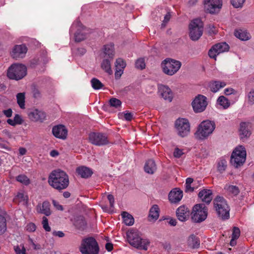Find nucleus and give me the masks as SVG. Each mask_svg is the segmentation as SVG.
Returning a JSON list of instances; mask_svg holds the SVG:
<instances>
[{
	"mask_svg": "<svg viewBox=\"0 0 254 254\" xmlns=\"http://www.w3.org/2000/svg\"><path fill=\"white\" fill-rule=\"evenodd\" d=\"M48 183L54 189L60 191L68 186V176L65 172L60 169L54 170L49 175Z\"/></svg>",
	"mask_w": 254,
	"mask_h": 254,
	"instance_id": "obj_1",
	"label": "nucleus"
},
{
	"mask_svg": "<svg viewBox=\"0 0 254 254\" xmlns=\"http://www.w3.org/2000/svg\"><path fill=\"white\" fill-rule=\"evenodd\" d=\"M126 235L127 241L131 246L139 250H147L149 242L141 238L140 234L136 229H130L127 232Z\"/></svg>",
	"mask_w": 254,
	"mask_h": 254,
	"instance_id": "obj_2",
	"label": "nucleus"
},
{
	"mask_svg": "<svg viewBox=\"0 0 254 254\" xmlns=\"http://www.w3.org/2000/svg\"><path fill=\"white\" fill-rule=\"evenodd\" d=\"M79 251L82 254H98L100 248L94 238L88 237L82 240Z\"/></svg>",
	"mask_w": 254,
	"mask_h": 254,
	"instance_id": "obj_3",
	"label": "nucleus"
},
{
	"mask_svg": "<svg viewBox=\"0 0 254 254\" xmlns=\"http://www.w3.org/2000/svg\"><path fill=\"white\" fill-rule=\"evenodd\" d=\"M213 202L218 216L222 220L228 219L230 216V208L225 199L218 195L214 199Z\"/></svg>",
	"mask_w": 254,
	"mask_h": 254,
	"instance_id": "obj_4",
	"label": "nucleus"
},
{
	"mask_svg": "<svg viewBox=\"0 0 254 254\" xmlns=\"http://www.w3.org/2000/svg\"><path fill=\"white\" fill-rule=\"evenodd\" d=\"M27 74L26 66L21 64H13L7 69L8 78L18 80L22 79Z\"/></svg>",
	"mask_w": 254,
	"mask_h": 254,
	"instance_id": "obj_5",
	"label": "nucleus"
},
{
	"mask_svg": "<svg viewBox=\"0 0 254 254\" xmlns=\"http://www.w3.org/2000/svg\"><path fill=\"white\" fill-rule=\"evenodd\" d=\"M182 63L179 61L171 58H167L161 63L163 72L170 76L176 73L180 69Z\"/></svg>",
	"mask_w": 254,
	"mask_h": 254,
	"instance_id": "obj_6",
	"label": "nucleus"
},
{
	"mask_svg": "<svg viewBox=\"0 0 254 254\" xmlns=\"http://www.w3.org/2000/svg\"><path fill=\"white\" fill-rule=\"evenodd\" d=\"M189 36L192 41H197L203 34V23L199 18H196L189 24Z\"/></svg>",
	"mask_w": 254,
	"mask_h": 254,
	"instance_id": "obj_7",
	"label": "nucleus"
},
{
	"mask_svg": "<svg viewBox=\"0 0 254 254\" xmlns=\"http://www.w3.org/2000/svg\"><path fill=\"white\" fill-rule=\"evenodd\" d=\"M191 214L194 222L201 223L207 218L208 208L204 204H196L193 206Z\"/></svg>",
	"mask_w": 254,
	"mask_h": 254,
	"instance_id": "obj_8",
	"label": "nucleus"
},
{
	"mask_svg": "<svg viewBox=\"0 0 254 254\" xmlns=\"http://www.w3.org/2000/svg\"><path fill=\"white\" fill-rule=\"evenodd\" d=\"M215 127L214 122L204 121L199 125L195 135L200 139H204L212 133Z\"/></svg>",
	"mask_w": 254,
	"mask_h": 254,
	"instance_id": "obj_9",
	"label": "nucleus"
},
{
	"mask_svg": "<svg viewBox=\"0 0 254 254\" xmlns=\"http://www.w3.org/2000/svg\"><path fill=\"white\" fill-rule=\"evenodd\" d=\"M175 128L177 134L182 137L187 136L190 132V124L186 118L177 119L175 122Z\"/></svg>",
	"mask_w": 254,
	"mask_h": 254,
	"instance_id": "obj_10",
	"label": "nucleus"
},
{
	"mask_svg": "<svg viewBox=\"0 0 254 254\" xmlns=\"http://www.w3.org/2000/svg\"><path fill=\"white\" fill-rule=\"evenodd\" d=\"M89 142L98 146L107 145L109 143L108 135L102 132H92L88 136Z\"/></svg>",
	"mask_w": 254,
	"mask_h": 254,
	"instance_id": "obj_11",
	"label": "nucleus"
},
{
	"mask_svg": "<svg viewBox=\"0 0 254 254\" xmlns=\"http://www.w3.org/2000/svg\"><path fill=\"white\" fill-rule=\"evenodd\" d=\"M206 100V97L202 95L199 94L195 97L191 103L195 113H201L205 110L207 105Z\"/></svg>",
	"mask_w": 254,
	"mask_h": 254,
	"instance_id": "obj_12",
	"label": "nucleus"
},
{
	"mask_svg": "<svg viewBox=\"0 0 254 254\" xmlns=\"http://www.w3.org/2000/svg\"><path fill=\"white\" fill-rule=\"evenodd\" d=\"M205 8L211 14L217 13L221 8L222 0H204Z\"/></svg>",
	"mask_w": 254,
	"mask_h": 254,
	"instance_id": "obj_13",
	"label": "nucleus"
},
{
	"mask_svg": "<svg viewBox=\"0 0 254 254\" xmlns=\"http://www.w3.org/2000/svg\"><path fill=\"white\" fill-rule=\"evenodd\" d=\"M27 52V48L25 45H17L13 47L11 56L15 60L22 59L25 56Z\"/></svg>",
	"mask_w": 254,
	"mask_h": 254,
	"instance_id": "obj_14",
	"label": "nucleus"
},
{
	"mask_svg": "<svg viewBox=\"0 0 254 254\" xmlns=\"http://www.w3.org/2000/svg\"><path fill=\"white\" fill-rule=\"evenodd\" d=\"M76 25L79 28L74 34L75 41L77 42H80L86 38L85 31H88V30L80 21H77Z\"/></svg>",
	"mask_w": 254,
	"mask_h": 254,
	"instance_id": "obj_15",
	"label": "nucleus"
},
{
	"mask_svg": "<svg viewBox=\"0 0 254 254\" xmlns=\"http://www.w3.org/2000/svg\"><path fill=\"white\" fill-rule=\"evenodd\" d=\"M176 213L178 219L181 221L184 222L189 218L190 211L189 208L183 205L177 208Z\"/></svg>",
	"mask_w": 254,
	"mask_h": 254,
	"instance_id": "obj_16",
	"label": "nucleus"
},
{
	"mask_svg": "<svg viewBox=\"0 0 254 254\" xmlns=\"http://www.w3.org/2000/svg\"><path fill=\"white\" fill-rule=\"evenodd\" d=\"M52 132L57 138L64 139L67 135V130L65 126L60 125L53 127Z\"/></svg>",
	"mask_w": 254,
	"mask_h": 254,
	"instance_id": "obj_17",
	"label": "nucleus"
},
{
	"mask_svg": "<svg viewBox=\"0 0 254 254\" xmlns=\"http://www.w3.org/2000/svg\"><path fill=\"white\" fill-rule=\"evenodd\" d=\"M183 197V191L179 188L173 189L168 194V199L171 203H177L182 199Z\"/></svg>",
	"mask_w": 254,
	"mask_h": 254,
	"instance_id": "obj_18",
	"label": "nucleus"
},
{
	"mask_svg": "<svg viewBox=\"0 0 254 254\" xmlns=\"http://www.w3.org/2000/svg\"><path fill=\"white\" fill-rule=\"evenodd\" d=\"M50 207L51 204L50 202L46 200L43 201L42 204H38L36 209L38 213L43 214L47 216H49L52 214Z\"/></svg>",
	"mask_w": 254,
	"mask_h": 254,
	"instance_id": "obj_19",
	"label": "nucleus"
},
{
	"mask_svg": "<svg viewBox=\"0 0 254 254\" xmlns=\"http://www.w3.org/2000/svg\"><path fill=\"white\" fill-rule=\"evenodd\" d=\"M29 118L33 121L41 122L46 120V113L43 111L35 109L29 112L28 114Z\"/></svg>",
	"mask_w": 254,
	"mask_h": 254,
	"instance_id": "obj_20",
	"label": "nucleus"
},
{
	"mask_svg": "<svg viewBox=\"0 0 254 254\" xmlns=\"http://www.w3.org/2000/svg\"><path fill=\"white\" fill-rule=\"evenodd\" d=\"M160 93L162 97L166 101L171 102L173 98V92L167 86L160 85Z\"/></svg>",
	"mask_w": 254,
	"mask_h": 254,
	"instance_id": "obj_21",
	"label": "nucleus"
},
{
	"mask_svg": "<svg viewBox=\"0 0 254 254\" xmlns=\"http://www.w3.org/2000/svg\"><path fill=\"white\" fill-rule=\"evenodd\" d=\"M126 66V62L122 59L118 58L116 60L115 63L116 71L115 73L116 79H119L121 77Z\"/></svg>",
	"mask_w": 254,
	"mask_h": 254,
	"instance_id": "obj_22",
	"label": "nucleus"
},
{
	"mask_svg": "<svg viewBox=\"0 0 254 254\" xmlns=\"http://www.w3.org/2000/svg\"><path fill=\"white\" fill-rule=\"evenodd\" d=\"M198 196L201 199L202 201L205 202L206 204H209L213 198L212 190L208 189H203L199 191Z\"/></svg>",
	"mask_w": 254,
	"mask_h": 254,
	"instance_id": "obj_23",
	"label": "nucleus"
},
{
	"mask_svg": "<svg viewBox=\"0 0 254 254\" xmlns=\"http://www.w3.org/2000/svg\"><path fill=\"white\" fill-rule=\"evenodd\" d=\"M76 172L82 178L84 179L90 178L93 173L91 168L84 166L77 167L76 169Z\"/></svg>",
	"mask_w": 254,
	"mask_h": 254,
	"instance_id": "obj_24",
	"label": "nucleus"
},
{
	"mask_svg": "<svg viewBox=\"0 0 254 254\" xmlns=\"http://www.w3.org/2000/svg\"><path fill=\"white\" fill-rule=\"evenodd\" d=\"M251 132L249 128V124L245 122L241 123L240 125L239 135L241 139L248 138Z\"/></svg>",
	"mask_w": 254,
	"mask_h": 254,
	"instance_id": "obj_25",
	"label": "nucleus"
},
{
	"mask_svg": "<svg viewBox=\"0 0 254 254\" xmlns=\"http://www.w3.org/2000/svg\"><path fill=\"white\" fill-rule=\"evenodd\" d=\"M241 157L234 158V156H231L230 162L236 168H238L243 165L246 159V152H243Z\"/></svg>",
	"mask_w": 254,
	"mask_h": 254,
	"instance_id": "obj_26",
	"label": "nucleus"
},
{
	"mask_svg": "<svg viewBox=\"0 0 254 254\" xmlns=\"http://www.w3.org/2000/svg\"><path fill=\"white\" fill-rule=\"evenodd\" d=\"M188 246L191 249H197L200 246L199 238L193 234L190 235L187 240Z\"/></svg>",
	"mask_w": 254,
	"mask_h": 254,
	"instance_id": "obj_27",
	"label": "nucleus"
},
{
	"mask_svg": "<svg viewBox=\"0 0 254 254\" xmlns=\"http://www.w3.org/2000/svg\"><path fill=\"white\" fill-rule=\"evenodd\" d=\"M144 169L146 173L153 174L157 170V166L154 160H148L145 164Z\"/></svg>",
	"mask_w": 254,
	"mask_h": 254,
	"instance_id": "obj_28",
	"label": "nucleus"
},
{
	"mask_svg": "<svg viewBox=\"0 0 254 254\" xmlns=\"http://www.w3.org/2000/svg\"><path fill=\"white\" fill-rule=\"evenodd\" d=\"M104 53L106 56H108V57L113 59L115 55V49L114 45L113 43L107 44L104 46Z\"/></svg>",
	"mask_w": 254,
	"mask_h": 254,
	"instance_id": "obj_29",
	"label": "nucleus"
},
{
	"mask_svg": "<svg viewBox=\"0 0 254 254\" xmlns=\"http://www.w3.org/2000/svg\"><path fill=\"white\" fill-rule=\"evenodd\" d=\"M235 36L242 41H247L250 39V34L246 31L241 29L235 30Z\"/></svg>",
	"mask_w": 254,
	"mask_h": 254,
	"instance_id": "obj_30",
	"label": "nucleus"
},
{
	"mask_svg": "<svg viewBox=\"0 0 254 254\" xmlns=\"http://www.w3.org/2000/svg\"><path fill=\"white\" fill-rule=\"evenodd\" d=\"M124 222L127 226H132L134 224V220L133 216L126 211H123L121 214Z\"/></svg>",
	"mask_w": 254,
	"mask_h": 254,
	"instance_id": "obj_31",
	"label": "nucleus"
},
{
	"mask_svg": "<svg viewBox=\"0 0 254 254\" xmlns=\"http://www.w3.org/2000/svg\"><path fill=\"white\" fill-rule=\"evenodd\" d=\"M229 48V46L225 42L218 43L214 45V49H216L217 54L228 51Z\"/></svg>",
	"mask_w": 254,
	"mask_h": 254,
	"instance_id": "obj_32",
	"label": "nucleus"
},
{
	"mask_svg": "<svg viewBox=\"0 0 254 254\" xmlns=\"http://www.w3.org/2000/svg\"><path fill=\"white\" fill-rule=\"evenodd\" d=\"M226 86L225 82L220 81H215L210 85V90L212 92L215 93L218 91L220 88Z\"/></svg>",
	"mask_w": 254,
	"mask_h": 254,
	"instance_id": "obj_33",
	"label": "nucleus"
},
{
	"mask_svg": "<svg viewBox=\"0 0 254 254\" xmlns=\"http://www.w3.org/2000/svg\"><path fill=\"white\" fill-rule=\"evenodd\" d=\"M28 200V196L25 195L23 192H18L13 199V201L15 203L23 202L24 203H27Z\"/></svg>",
	"mask_w": 254,
	"mask_h": 254,
	"instance_id": "obj_34",
	"label": "nucleus"
},
{
	"mask_svg": "<svg viewBox=\"0 0 254 254\" xmlns=\"http://www.w3.org/2000/svg\"><path fill=\"white\" fill-rule=\"evenodd\" d=\"M101 68L109 74H112L113 71L111 66V61L109 59H104L101 63Z\"/></svg>",
	"mask_w": 254,
	"mask_h": 254,
	"instance_id": "obj_35",
	"label": "nucleus"
},
{
	"mask_svg": "<svg viewBox=\"0 0 254 254\" xmlns=\"http://www.w3.org/2000/svg\"><path fill=\"white\" fill-rule=\"evenodd\" d=\"M159 217V208L157 205H154L150 209L149 218L156 220Z\"/></svg>",
	"mask_w": 254,
	"mask_h": 254,
	"instance_id": "obj_36",
	"label": "nucleus"
},
{
	"mask_svg": "<svg viewBox=\"0 0 254 254\" xmlns=\"http://www.w3.org/2000/svg\"><path fill=\"white\" fill-rule=\"evenodd\" d=\"M17 102L21 109L25 108V93H19L16 95Z\"/></svg>",
	"mask_w": 254,
	"mask_h": 254,
	"instance_id": "obj_37",
	"label": "nucleus"
},
{
	"mask_svg": "<svg viewBox=\"0 0 254 254\" xmlns=\"http://www.w3.org/2000/svg\"><path fill=\"white\" fill-rule=\"evenodd\" d=\"M243 152H246V149L242 145L237 147L233 151L231 156H234V158L241 157Z\"/></svg>",
	"mask_w": 254,
	"mask_h": 254,
	"instance_id": "obj_38",
	"label": "nucleus"
},
{
	"mask_svg": "<svg viewBox=\"0 0 254 254\" xmlns=\"http://www.w3.org/2000/svg\"><path fill=\"white\" fill-rule=\"evenodd\" d=\"M6 230V220L5 218L0 214V235L3 234Z\"/></svg>",
	"mask_w": 254,
	"mask_h": 254,
	"instance_id": "obj_39",
	"label": "nucleus"
},
{
	"mask_svg": "<svg viewBox=\"0 0 254 254\" xmlns=\"http://www.w3.org/2000/svg\"><path fill=\"white\" fill-rule=\"evenodd\" d=\"M16 181L25 185H28L30 184L29 179L25 175H19L16 177Z\"/></svg>",
	"mask_w": 254,
	"mask_h": 254,
	"instance_id": "obj_40",
	"label": "nucleus"
},
{
	"mask_svg": "<svg viewBox=\"0 0 254 254\" xmlns=\"http://www.w3.org/2000/svg\"><path fill=\"white\" fill-rule=\"evenodd\" d=\"M92 87L94 89H100L102 88L103 84L100 82L99 80L96 78H93L91 80Z\"/></svg>",
	"mask_w": 254,
	"mask_h": 254,
	"instance_id": "obj_41",
	"label": "nucleus"
},
{
	"mask_svg": "<svg viewBox=\"0 0 254 254\" xmlns=\"http://www.w3.org/2000/svg\"><path fill=\"white\" fill-rule=\"evenodd\" d=\"M217 101L219 102V104L222 106L225 109L227 108L230 106V103L228 100L223 96H220Z\"/></svg>",
	"mask_w": 254,
	"mask_h": 254,
	"instance_id": "obj_42",
	"label": "nucleus"
},
{
	"mask_svg": "<svg viewBox=\"0 0 254 254\" xmlns=\"http://www.w3.org/2000/svg\"><path fill=\"white\" fill-rule=\"evenodd\" d=\"M171 16L172 15L171 14L170 11L167 10V13L165 14L164 19L161 24V28H165L166 27L167 24L171 19Z\"/></svg>",
	"mask_w": 254,
	"mask_h": 254,
	"instance_id": "obj_43",
	"label": "nucleus"
},
{
	"mask_svg": "<svg viewBox=\"0 0 254 254\" xmlns=\"http://www.w3.org/2000/svg\"><path fill=\"white\" fill-rule=\"evenodd\" d=\"M110 105L111 107L118 108L121 107L122 102L118 99L116 98H112L109 101Z\"/></svg>",
	"mask_w": 254,
	"mask_h": 254,
	"instance_id": "obj_44",
	"label": "nucleus"
},
{
	"mask_svg": "<svg viewBox=\"0 0 254 254\" xmlns=\"http://www.w3.org/2000/svg\"><path fill=\"white\" fill-rule=\"evenodd\" d=\"M135 67L140 69H143L145 67V60L143 58L138 59L135 62Z\"/></svg>",
	"mask_w": 254,
	"mask_h": 254,
	"instance_id": "obj_45",
	"label": "nucleus"
},
{
	"mask_svg": "<svg viewBox=\"0 0 254 254\" xmlns=\"http://www.w3.org/2000/svg\"><path fill=\"white\" fill-rule=\"evenodd\" d=\"M42 224L44 230L47 232H50L51 230V227L49 225L48 219L46 216L42 218Z\"/></svg>",
	"mask_w": 254,
	"mask_h": 254,
	"instance_id": "obj_46",
	"label": "nucleus"
},
{
	"mask_svg": "<svg viewBox=\"0 0 254 254\" xmlns=\"http://www.w3.org/2000/svg\"><path fill=\"white\" fill-rule=\"evenodd\" d=\"M246 0H231V2L235 8L242 7Z\"/></svg>",
	"mask_w": 254,
	"mask_h": 254,
	"instance_id": "obj_47",
	"label": "nucleus"
},
{
	"mask_svg": "<svg viewBox=\"0 0 254 254\" xmlns=\"http://www.w3.org/2000/svg\"><path fill=\"white\" fill-rule=\"evenodd\" d=\"M227 190L230 192L232 193L234 195H237L240 192L238 187L235 186H229Z\"/></svg>",
	"mask_w": 254,
	"mask_h": 254,
	"instance_id": "obj_48",
	"label": "nucleus"
},
{
	"mask_svg": "<svg viewBox=\"0 0 254 254\" xmlns=\"http://www.w3.org/2000/svg\"><path fill=\"white\" fill-rule=\"evenodd\" d=\"M226 168V161L224 160H221L218 164V170L220 172L225 171Z\"/></svg>",
	"mask_w": 254,
	"mask_h": 254,
	"instance_id": "obj_49",
	"label": "nucleus"
},
{
	"mask_svg": "<svg viewBox=\"0 0 254 254\" xmlns=\"http://www.w3.org/2000/svg\"><path fill=\"white\" fill-rule=\"evenodd\" d=\"M240 236V230L237 227H234L233 228L232 238L238 239Z\"/></svg>",
	"mask_w": 254,
	"mask_h": 254,
	"instance_id": "obj_50",
	"label": "nucleus"
},
{
	"mask_svg": "<svg viewBox=\"0 0 254 254\" xmlns=\"http://www.w3.org/2000/svg\"><path fill=\"white\" fill-rule=\"evenodd\" d=\"M216 49H214V46L209 50L208 52V55L210 58L216 60L217 55H218Z\"/></svg>",
	"mask_w": 254,
	"mask_h": 254,
	"instance_id": "obj_51",
	"label": "nucleus"
},
{
	"mask_svg": "<svg viewBox=\"0 0 254 254\" xmlns=\"http://www.w3.org/2000/svg\"><path fill=\"white\" fill-rule=\"evenodd\" d=\"M79 225H78V222H76V226L77 227V228L82 230H84L86 225L85 221L84 219H81V220L79 221Z\"/></svg>",
	"mask_w": 254,
	"mask_h": 254,
	"instance_id": "obj_52",
	"label": "nucleus"
},
{
	"mask_svg": "<svg viewBox=\"0 0 254 254\" xmlns=\"http://www.w3.org/2000/svg\"><path fill=\"white\" fill-rule=\"evenodd\" d=\"M162 246L165 251L167 252V254H169L170 250L171 249V245L170 243L164 242L162 244Z\"/></svg>",
	"mask_w": 254,
	"mask_h": 254,
	"instance_id": "obj_53",
	"label": "nucleus"
},
{
	"mask_svg": "<svg viewBox=\"0 0 254 254\" xmlns=\"http://www.w3.org/2000/svg\"><path fill=\"white\" fill-rule=\"evenodd\" d=\"M29 241L33 249H34L35 250H38L41 249V245L39 244H36L32 239L29 238Z\"/></svg>",
	"mask_w": 254,
	"mask_h": 254,
	"instance_id": "obj_54",
	"label": "nucleus"
},
{
	"mask_svg": "<svg viewBox=\"0 0 254 254\" xmlns=\"http://www.w3.org/2000/svg\"><path fill=\"white\" fill-rule=\"evenodd\" d=\"M36 229V226L35 224L33 223H30L28 224L26 226V230L28 232H34Z\"/></svg>",
	"mask_w": 254,
	"mask_h": 254,
	"instance_id": "obj_55",
	"label": "nucleus"
},
{
	"mask_svg": "<svg viewBox=\"0 0 254 254\" xmlns=\"http://www.w3.org/2000/svg\"><path fill=\"white\" fill-rule=\"evenodd\" d=\"M248 101L251 104H254V90H251L248 93Z\"/></svg>",
	"mask_w": 254,
	"mask_h": 254,
	"instance_id": "obj_56",
	"label": "nucleus"
},
{
	"mask_svg": "<svg viewBox=\"0 0 254 254\" xmlns=\"http://www.w3.org/2000/svg\"><path fill=\"white\" fill-rule=\"evenodd\" d=\"M184 154L183 150L178 148H176L174 151V156L176 158H180Z\"/></svg>",
	"mask_w": 254,
	"mask_h": 254,
	"instance_id": "obj_57",
	"label": "nucleus"
},
{
	"mask_svg": "<svg viewBox=\"0 0 254 254\" xmlns=\"http://www.w3.org/2000/svg\"><path fill=\"white\" fill-rule=\"evenodd\" d=\"M13 119L16 124V125H21L23 121L21 116L18 114H15Z\"/></svg>",
	"mask_w": 254,
	"mask_h": 254,
	"instance_id": "obj_58",
	"label": "nucleus"
},
{
	"mask_svg": "<svg viewBox=\"0 0 254 254\" xmlns=\"http://www.w3.org/2000/svg\"><path fill=\"white\" fill-rule=\"evenodd\" d=\"M33 96L35 98H39L41 97V92L37 88H34L32 91Z\"/></svg>",
	"mask_w": 254,
	"mask_h": 254,
	"instance_id": "obj_59",
	"label": "nucleus"
},
{
	"mask_svg": "<svg viewBox=\"0 0 254 254\" xmlns=\"http://www.w3.org/2000/svg\"><path fill=\"white\" fill-rule=\"evenodd\" d=\"M53 204L54 207L58 210H63V207L62 205H61L59 202L55 200H53Z\"/></svg>",
	"mask_w": 254,
	"mask_h": 254,
	"instance_id": "obj_60",
	"label": "nucleus"
},
{
	"mask_svg": "<svg viewBox=\"0 0 254 254\" xmlns=\"http://www.w3.org/2000/svg\"><path fill=\"white\" fill-rule=\"evenodd\" d=\"M124 118L127 121H130L132 119L133 115L128 111L124 114Z\"/></svg>",
	"mask_w": 254,
	"mask_h": 254,
	"instance_id": "obj_61",
	"label": "nucleus"
},
{
	"mask_svg": "<svg viewBox=\"0 0 254 254\" xmlns=\"http://www.w3.org/2000/svg\"><path fill=\"white\" fill-rule=\"evenodd\" d=\"M3 114L7 118H10L12 116V111L11 109L5 110L3 111Z\"/></svg>",
	"mask_w": 254,
	"mask_h": 254,
	"instance_id": "obj_62",
	"label": "nucleus"
},
{
	"mask_svg": "<svg viewBox=\"0 0 254 254\" xmlns=\"http://www.w3.org/2000/svg\"><path fill=\"white\" fill-rule=\"evenodd\" d=\"M167 220H169L167 222L172 226H175L177 225V222L176 219L172 218H169L167 219Z\"/></svg>",
	"mask_w": 254,
	"mask_h": 254,
	"instance_id": "obj_63",
	"label": "nucleus"
},
{
	"mask_svg": "<svg viewBox=\"0 0 254 254\" xmlns=\"http://www.w3.org/2000/svg\"><path fill=\"white\" fill-rule=\"evenodd\" d=\"M108 199L109 201L110 205L111 207H113L114 203V197L112 194H109L108 195Z\"/></svg>",
	"mask_w": 254,
	"mask_h": 254,
	"instance_id": "obj_64",
	"label": "nucleus"
}]
</instances>
